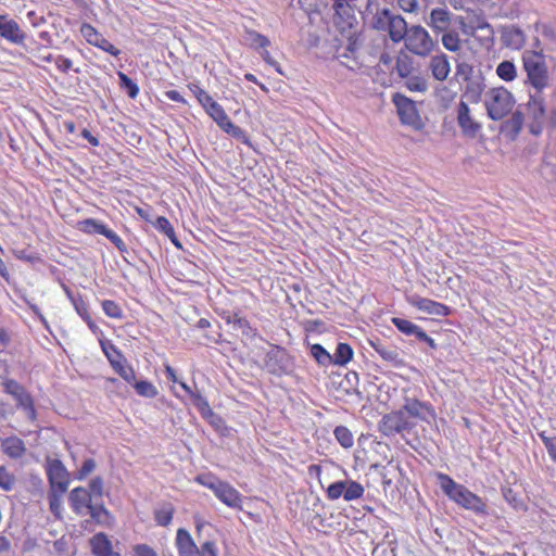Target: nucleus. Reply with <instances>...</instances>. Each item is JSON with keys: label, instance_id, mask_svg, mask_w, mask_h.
<instances>
[{"label": "nucleus", "instance_id": "obj_1", "mask_svg": "<svg viewBox=\"0 0 556 556\" xmlns=\"http://www.w3.org/2000/svg\"><path fill=\"white\" fill-rule=\"evenodd\" d=\"M437 478L444 494L455 504L477 515L488 514V505L483 498L466 486L456 483L453 478H450L448 473H437Z\"/></svg>", "mask_w": 556, "mask_h": 556}, {"label": "nucleus", "instance_id": "obj_2", "mask_svg": "<svg viewBox=\"0 0 556 556\" xmlns=\"http://www.w3.org/2000/svg\"><path fill=\"white\" fill-rule=\"evenodd\" d=\"M194 482L212 491L224 505L240 510L243 508V495L230 483L218 479L215 473H199Z\"/></svg>", "mask_w": 556, "mask_h": 556}, {"label": "nucleus", "instance_id": "obj_3", "mask_svg": "<svg viewBox=\"0 0 556 556\" xmlns=\"http://www.w3.org/2000/svg\"><path fill=\"white\" fill-rule=\"evenodd\" d=\"M521 60L528 83L536 91H544L545 88H548L551 75L543 51L527 50L523 52Z\"/></svg>", "mask_w": 556, "mask_h": 556}, {"label": "nucleus", "instance_id": "obj_4", "mask_svg": "<svg viewBox=\"0 0 556 556\" xmlns=\"http://www.w3.org/2000/svg\"><path fill=\"white\" fill-rule=\"evenodd\" d=\"M406 25L403 15L392 12L389 8L377 9L371 17V28L387 34L394 43H400L405 37Z\"/></svg>", "mask_w": 556, "mask_h": 556}, {"label": "nucleus", "instance_id": "obj_5", "mask_svg": "<svg viewBox=\"0 0 556 556\" xmlns=\"http://www.w3.org/2000/svg\"><path fill=\"white\" fill-rule=\"evenodd\" d=\"M515 102L513 93L505 87L489 89L483 100L486 113L492 121H502L511 112Z\"/></svg>", "mask_w": 556, "mask_h": 556}, {"label": "nucleus", "instance_id": "obj_6", "mask_svg": "<svg viewBox=\"0 0 556 556\" xmlns=\"http://www.w3.org/2000/svg\"><path fill=\"white\" fill-rule=\"evenodd\" d=\"M405 48L418 56H428L435 48V42L426 28L420 25H413L405 28L403 38Z\"/></svg>", "mask_w": 556, "mask_h": 556}, {"label": "nucleus", "instance_id": "obj_7", "mask_svg": "<svg viewBox=\"0 0 556 556\" xmlns=\"http://www.w3.org/2000/svg\"><path fill=\"white\" fill-rule=\"evenodd\" d=\"M178 556H218V547L213 541L197 545L192 535L186 529H178L175 538Z\"/></svg>", "mask_w": 556, "mask_h": 556}, {"label": "nucleus", "instance_id": "obj_8", "mask_svg": "<svg viewBox=\"0 0 556 556\" xmlns=\"http://www.w3.org/2000/svg\"><path fill=\"white\" fill-rule=\"evenodd\" d=\"M2 392L15 401V406L25 412L30 420L37 418V410L31 394L16 380L2 379Z\"/></svg>", "mask_w": 556, "mask_h": 556}, {"label": "nucleus", "instance_id": "obj_9", "mask_svg": "<svg viewBox=\"0 0 556 556\" xmlns=\"http://www.w3.org/2000/svg\"><path fill=\"white\" fill-rule=\"evenodd\" d=\"M76 230L84 235L93 236L101 235L108 239L119 252H125L127 247L123 239L109 228L106 224H102L99 219L88 217L79 219L75 225Z\"/></svg>", "mask_w": 556, "mask_h": 556}, {"label": "nucleus", "instance_id": "obj_10", "mask_svg": "<svg viewBox=\"0 0 556 556\" xmlns=\"http://www.w3.org/2000/svg\"><path fill=\"white\" fill-rule=\"evenodd\" d=\"M102 353L105 355L115 374L127 383H134L136 371L119 349L110 341H101Z\"/></svg>", "mask_w": 556, "mask_h": 556}, {"label": "nucleus", "instance_id": "obj_11", "mask_svg": "<svg viewBox=\"0 0 556 556\" xmlns=\"http://www.w3.org/2000/svg\"><path fill=\"white\" fill-rule=\"evenodd\" d=\"M527 116L531 119L530 131L533 135H541L546 116V101L543 91H536L529 96L526 104Z\"/></svg>", "mask_w": 556, "mask_h": 556}, {"label": "nucleus", "instance_id": "obj_12", "mask_svg": "<svg viewBox=\"0 0 556 556\" xmlns=\"http://www.w3.org/2000/svg\"><path fill=\"white\" fill-rule=\"evenodd\" d=\"M412 419L401 408L386 414L379 421V431L384 437H394L414 427Z\"/></svg>", "mask_w": 556, "mask_h": 556}, {"label": "nucleus", "instance_id": "obj_13", "mask_svg": "<svg viewBox=\"0 0 556 556\" xmlns=\"http://www.w3.org/2000/svg\"><path fill=\"white\" fill-rule=\"evenodd\" d=\"M456 123L464 137L475 139L482 134V124L465 101H459L456 106Z\"/></svg>", "mask_w": 556, "mask_h": 556}, {"label": "nucleus", "instance_id": "obj_14", "mask_svg": "<svg viewBox=\"0 0 556 556\" xmlns=\"http://www.w3.org/2000/svg\"><path fill=\"white\" fill-rule=\"evenodd\" d=\"M393 102L403 125L409 126L416 130L422 128V119L413 100L402 93H395L393 96Z\"/></svg>", "mask_w": 556, "mask_h": 556}, {"label": "nucleus", "instance_id": "obj_15", "mask_svg": "<svg viewBox=\"0 0 556 556\" xmlns=\"http://www.w3.org/2000/svg\"><path fill=\"white\" fill-rule=\"evenodd\" d=\"M364 493V486L353 480L334 482L326 490L327 498L330 501L343 497L346 502H352L362 498Z\"/></svg>", "mask_w": 556, "mask_h": 556}, {"label": "nucleus", "instance_id": "obj_16", "mask_svg": "<svg viewBox=\"0 0 556 556\" xmlns=\"http://www.w3.org/2000/svg\"><path fill=\"white\" fill-rule=\"evenodd\" d=\"M46 470L51 490L66 492L70 484V473L63 463L58 458H48Z\"/></svg>", "mask_w": 556, "mask_h": 556}, {"label": "nucleus", "instance_id": "obj_17", "mask_svg": "<svg viewBox=\"0 0 556 556\" xmlns=\"http://www.w3.org/2000/svg\"><path fill=\"white\" fill-rule=\"evenodd\" d=\"M226 134L240 137L242 129L233 124L224 108L215 100L204 110Z\"/></svg>", "mask_w": 556, "mask_h": 556}, {"label": "nucleus", "instance_id": "obj_18", "mask_svg": "<svg viewBox=\"0 0 556 556\" xmlns=\"http://www.w3.org/2000/svg\"><path fill=\"white\" fill-rule=\"evenodd\" d=\"M407 302L418 311L430 315L446 317L451 314V306L417 294L407 298Z\"/></svg>", "mask_w": 556, "mask_h": 556}, {"label": "nucleus", "instance_id": "obj_19", "mask_svg": "<svg viewBox=\"0 0 556 556\" xmlns=\"http://www.w3.org/2000/svg\"><path fill=\"white\" fill-rule=\"evenodd\" d=\"M0 37L14 45H23L26 39L16 21L11 20L8 14H0Z\"/></svg>", "mask_w": 556, "mask_h": 556}, {"label": "nucleus", "instance_id": "obj_20", "mask_svg": "<svg viewBox=\"0 0 556 556\" xmlns=\"http://www.w3.org/2000/svg\"><path fill=\"white\" fill-rule=\"evenodd\" d=\"M428 70L431 72L433 79L444 83L451 75V61L444 52H439L432 55L428 63Z\"/></svg>", "mask_w": 556, "mask_h": 556}, {"label": "nucleus", "instance_id": "obj_21", "mask_svg": "<svg viewBox=\"0 0 556 556\" xmlns=\"http://www.w3.org/2000/svg\"><path fill=\"white\" fill-rule=\"evenodd\" d=\"M180 387L190 396L192 404L198 408L202 418L207 420L210 425H214L213 418L220 420V416L213 412L207 400L200 392H194L185 382H180Z\"/></svg>", "mask_w": 556, "mask_h": 556}, {"label": "nucleus", "instance_id": "obj_22", "mask_svg": "<svg viewBox=\"0 0 556 556\" xmlns=\"http://www.w3.org/2000/svg\"><path fill=\"white\" fill-rule=\"evenodd\" d=\"M180 387L190 396L192 404L198 408L202 418L207 420L210 425H214L213 418L220 420V416L213 412L207 400L200 392H194L185 382H180Z\"/></svg>", "mask_w": 556, "mask_h": 556}, {"label": "nucleus", "instance_id": "obj_23", "mask_svg": "<svg viewBox=\"0 0 556 556\" xmlns=\"http://www.w3.org/2000/svg\"><path fill=\"white\" fill-rule=\"evenodd\" d=\"M68 502L75 514L85 516L92 505V497L88 489L77 486L71 491Z\"/></svg>", "mask_w": 556, "mask_h": 556}, {"label": "nucleus", "instance_id": "obj_24", "mask_svg": "<svg viewBox=\"0 0 556 556\" xmlns=\"http://www.w3.org/2000/svg\"><path fill=\"white\" fill-rule=\"evenodd\" d=\"M453 23V13L447 8H434L430 12L427 25L434 34H442L451 28Z\"/></svg>", "mask_w": 556, "mask_h": 556}, {"label": "nucleus", "instance_id": "obj_25", "mask_svg": "<svg viewBox=\"0 0 556 556\" xmlns=\"http://www.w3.org/2000/svg\"><path fill=\"white\" fill-rule=\"evenodd\" d=\"M332 8L334 10V16L337 23H342L346 26H352L354 21V11L356 8L357 0H332Z\"/></svg>", "mask_w": 556, "mask_h": 556}, {"label": "nucleus", "instance_id": "obj_26", "mask_svg": "<svg viewBox=\"0 0 556 556\" xmlns=\"http://www.w3.org/2000/svg\"><path fill=\"white\" fill-rule=\"evenodd\" d=\"M91 551L94 556H119L113 551L112 543L105 533H98L90 540Z\"/></svg>", "mask_w": 556, "mask_h": 556}, {"label": "nucleus", "instance_id": "obj_27", "mask_svg": "<svg viewBox=\"0 0 556 556\" xmlns=\"http://www.w3.org/2000/svg\"><path fill=\"white\" fill-rule=\"evenodd\" d=\"M371 346L383 361L392 364L395 367L403 366L404 362L401 358V353L396 348L387 346L381 343H371Z\"/></svg>", "mask_w": 556, "mask_h": 556}, {"label": "nucleus", "instance_id": "obj_28", "mask_svg": "<svg viewBox=\"0 0 556 556\" xmlns=\"http://www.w3.org/2000/svg\"><path fill=\"white\" fill-rule=\"evenodd\" d=\"M1 446H2V453L4 455H7L8 457L14 458V459L22 457L26 452V447H25L23 440H21L17 437H9V438L4 439L2 441Z\"/></svg>", "mask_w": 556, "mask_h": 556}, {"label": "nucleus", "instance_id": "obj_29", "mask_svg": "<svg viewBox=\"0 0 556 556\" xmlns=\"http://www.w3.org/2000/svg\"><path fill=\"white\" fill-rule=\"evenodd\" d=\"M87 514L91 516L97 525L102 527H112L114 522L113 515L103 504H92Z\"/></svg>", "mask_w": 556, "mask_h": 556}, {"label": "nucleus", "instance_id": "obj_30", "mask_svg": "<svg viewBox=\"0 0 556 556\" xmlns=\"http://www.w3.org/2000/svg\"><path fill=\"white\" fill-rule=\"evenodd\" d=\"M227 323H230L231 325H233L235 328L240 329L242 331V334L250 339H255L257 334V331L251 325V321L247 317L241 316L238 313H233L232 316L227 319Z\"/></svg>", "mask_w": 556, "mask_h": 556}, {"label": "nucleus", "instance_id": "obj_31", "mask_svg": "<svg viewBox=\"0 0 556 556\" xmlns=\"http://www.w3.org/2000/svg\"><path fill=\"white\" fill-rule=\"evenodd\" d=\"M175 507L172 503H163L154 509V521L159 527H168L173 520Z\"/></svg>", "mask_w": 556, "mask_h": 556}, {"label": "nucleus", "instance_id": "obj_32", "mask_svg": "<svg viewBox=\"0 0 556 556\" xmlns=\"http://www.w3.org/2000/svg\"><path fill=\"white\" fill-rule=\"evenodd\" d=\"M402 410H405L409 419L421 418L425 410H430V406L417 399H406Z\"/></svg>", "mask_w": 556, "mask_h": 556}, {"label": "nucleus", "instance_id": "obj_33", "mask_svg": "<svg viewBox=\"0 0 556 556\" xmlns=\"http://www.w3.org/2000/svg\"><path fill=\"white\" fill-rule=\"evenodd\" d=\"M286 355V351L282 349H278L276 352H270L267 355L266 367L273 375L286 372V368L278 363L282 361Z\"/></svg>", "mask_w": 556, "mask_h": 556}, {"label": "nucleus", "instance_id": "obj_34", "mask_svg": "<svg viewBox=\"0 0 556 556\" xmlns=\"http://www.w3.org/2000/svg\"><path fill=\"white\" fill-rule=\"evenodd\" d=\"M413 59L405 52L397 53L395 71L400 78L408 77L414 71Z\"/></svg>", "mask_w": 556, "mask_h": 556}, {"label": "nucleus", "instance_id": "obj_35", "mask_svg": "<svg viewBox=\"0 0 556 556\" xmlns=\"http://www.w3.org/2000/svg\"><path fill=\"white\" fill-rule=\"evenodd\" d=\"M496 75L503 81L510 83L517 78L516 65L513 61H501L496 67Z\"/></svg>", "mask_w": 556, "mask_h": 556}, {"label": "nucleus", "instance_id": "obj_36", "mask_svg": "<svg viewBox=\"0 0 556 556\" xmlns=\"http://www.w3.org/2000/svg\"><path fill=\"white\" fill-rule=\"evenodd\" d=\"M391 321L395 328L405 336H414L417 339L419 333L422 331L420 327L403 317H392Z\"/></svg>", "mask_w": 556, "mask_h": 556}, {"label": "nucleus", "instance_id": "obj_37", "mask_svg": "<svg viewBox=\"0 0 556 556\" xmlns=\"http://www.w3.org/2000/svg\"><path fill=\"white\" fill-rule=\"evenodd\" d=\"M155 229H157L160 232H163L167 238L170 239V241L176 247H181L179 241L176 238L175 230L173 226L170 225V222L165 216H157L154 220Z\"/></svg>", "mask_w": 556, "mask_h": 556}, {"label": "nucleus", "instance_id": "obj_38", "mask_svg": "<svg viewBox=\"0 0 556 556\" xmlns=\"http://www.w3.org/2000/svg\"><path fill=\"white\" fill-rule=\"evenodd\" d=\"M353 358V348L349 343H339L334 356L333 363L337 365H346Z\"/></svg>", "mask_w": 556, "mask_h": 556}, {"label": "nucleus", "instance_id": "obj_39", "mask_svg": "<svg viewBox=\"0 0 556 556\" xmlns=\"http://www.w3.org/2000/svg\"><path fill=\"white\" fill-rule=\"evenodd\" d=\"M64 493L60 490H50L48 494L50 510L56 519L62 518V497Z\"/></svg>", "mask_w": 556, "mask_h": 556}, {"label": "nucleus", "instance_id": "obj_40", "mask_svg": "<svg viewBox=\"0 0 556 556\" xmlns=\"http://www.w3.org/2000/svg\"><path fill=\"white\" fill-rule=\"evenodd\" d=\"M187 87L197 98L202 109L205 110L214 101L210 93L201 88L199 83H190Z\"/></svg>", "mask_w": 556, "mask_h": 556}, {"label": "nucleus", "instance_id": "obj_41", "mask_svg": "<svg viewBox=\"0 0 556 556\" xmlns=\"http://www.w3.org/2000/svg\"><path fill=\"white\" fill-rule=\"evenodd\" d=\"M405 87L412 92H426L428 90V81L420 75L410 74L405 77Z\"/></svg>", "mask_w": 556, "mask_h": 556}, {"label": "nucleus", "instance_id": "obj_42", "mask_svg": "<svg viewBox=\"0 0 556 556\" xmlns=\"http://www.w3.org/2000/svg\"><path fill=\"white\" fill-rule=\"evenodd\" d=\"M336 440L343 448L353 447V434L348 426H337L333 431Z\"/></svg>", "mask_w": 556, "mask_h": 556}, {"label": "nucleus", "instance_id": "obj_43", "mask_svg": "<svg viewBox=\"0 0 556 556\" xmlns=\"http://www.w3.org/2000/svg\"><path fill=\"white\" fill-rule=\"evenodd\" d=\"M534 28L549 45L556 46V29L554 26L548 22H536Z\"/></svg>", "mask_w": 556, "mask_h": 556}, {"label": "nucleus", "instance_id": "obj_44", "mask_svg": "<svg viewBox=\"0 0 556 556\" xmlns=\"http://www.w3.org/2000/svg\"><path fill=\"white\" fill-rule=\"evenodd\" d=\"M117 77L121 88L125 89L131 99H136L140 92L138 85L124 74V72H117Z\"/></svg>", "mask_w": 556, "mask_h": 556}, {"label": "nucleus", "instance_id": "obj_45", "mask_svg": "<svg viewBox=\"0 0 556 556\" xmlns=\"http://www.w3.org/2000/svg\"><path fill=\"white\" fill-rule=\"evenodd\" d=\"M134 386V389L136 393L140 396L148 397V399H154L157 395L156 388L150 382V381H134L131 383Z\"/></svg>", "mask_w": 556, "mask_h": 556}, {"label": "nucleus", "instance_id": "obj_46", "mask_svg": "<svg viewBox=\"0 0 556 556\" xmlns=\"http://www.w3.org/2000/svg\"><path fill=\"white\" fill-rule=\"evenodd\" d=\"M311 355L315 358V361L320 365H329L332 363V356L329 352L320 344L316 343L311 346Z\"/></svg>", "mask_w": 556, "mask_h": 556}, {"label": "nucleus", "instance_id": "obj_47", "mask_svg": "<svg viewBox=\"0 0 556 556\" xmlns=\"http://www.w3.org/2000/svg\"><path fill=\"white\" fill-rule=\"evenodd\" d=\"M102 311L111 318L121 319L124 317L122 306L113 300H102Z\"/></svg>", "mask_w": 556, "mask_h": 556}, {"label": "nucleus", "instance_id": "obj_48", "mask_svg": "<svg viewBox=\"0 0 556 556\" xmlns=\"http://www.w3.org/2000/svg\"><path fill=\"white\" fill-rule=\"evenodd\" d=\"M523 125V115L521 112H514L510 118L504 124V128L509 130L513 137H516Z\"/></svg>", "mask_w": 556, "mask_h": 556}, {"label": "nucleus", "instance_id": "obj_49", "mask_svg": "<svg viewBox=\"0 0 556 556\" xmlns=\"http://www.w3.org/2000/svg\"><path fill=\"white\" fill-rule=\"evenodd\" d=\"M442 43L447 51L457 52L460 49V39L455 31L442 33Z\"/></svg>", "mask_w": 556, "mask_h": 556}, {"label": "nucleus", "instance_id": "obj_50", "mask_svg": "<svg viewBox=\"0 0 556 556\" xmlns=\"http://www.w3.org/2000/svg\"><path fill=\"white\" fill-rule=\"evenodd\" d=\"M15 478L9 470L8 466H0V489L4 492H9L14 488Z\"/></svg>", "mask_w": 556, "mask_h": 556}, {"label": "nucleus", "instance_id": "obj_51", "mask_svg": "<svg viewBox=\"0 0 556 556\" xmlns=\"http://www.w3.org/2000/svg\"><path fill=\"white\" fill-rule=\"evenodd\" d=\"M80 34L86 39V41L92 46H96L103 36L90 24H83L80 27Z\"/></svg>", "mask_w": 556, "mask_h": 556}, {"label": "nucleus", "instance_id": "obj_52", "mask_svg": "<svg viewBox=\"0 0 556 556\" xmlns=\"http://www.w3.org/2000/svg\"><path fill=\"white\" fill-rule=\"evenodd\" d=\"M539 438L547 450V455L556 464V437H549L545 431L539 433Z\"/></svg>", "mask_w": 556, "mask_h": 556}, {"label": "nucleus", "instance_id": "obj_53", "mask_svg": "<svg viewBox=\"0 0 556 556\" xmlns=\"http://www.w3.org/2000/svg\"><path fill=\"white\" fill-rule=\"evenodd\" d=\"M97 467V463L93 458H87L83 462L81 466L76 472L77 480H85Z\"/></svg>", "mask_w": 556, "mask_h": 556}, {"label": "nucleus", "instance_id": "obj_54", "mask_svg": "<svg viewBox=\"0 0 556 556\" xmlns=\"http://www.w3.org/2000/svg\"><path fill=\"white\" fill-rule=\"evenodd\" d=\"M71 301H72V303L74 305V308H75L76 313L83 319H85L86 317L91 315L90 312H89L88 304H87V302L84 300V298L81 295L71 296Z\"/></svg>", "mask_w": 556, "mask_h": 556}, {"label": "nucleus", "instance_id": "obj_55", "mask_svg": "<svg viewBox=\"0 0 556 556\" xmlns=\"http://www.w3.org/2000/svg\"><path fill=\"white\" fill-rule=\"evenodd\" d=\"M249 37H250V43H252V46L255 49H258V48L265 49L270 45V41L266 36L261 35V34L256 33L255 30L249 31Z\"/></svg>", "mask_w": 556, "mask_h": 556}, {"label": "nucleus", "instance_id": "obj_56", "mask_svg": "<svg viewBox=\"0 0 556 556\" xmlns=\"http://www.w3.org/2000/svg\"><path fill=\"white\" fill-rule=\"evenodd\" d=\"M94 47H98L102 51H104V52H106V53H109V54H111L113 56H117L121 53V50L117 49L114 45H112L103 36L101 37V39L98 41V43Z\"/></svg>", "mask_w": 556, "mask_h": 556}, {"label": "nucleus", "instance_id": "obj_57", "mask_svg": "<svg viewBox=\"0 0 556 556\" xmlns=\"http://www.w3.org/2000/svg\"><path fill=\"white\" fill-rule=\"evenodd\" d=\"M88 491L90 492L91 496H103V479L101 476H97L90 481Z\"/></svg>", "mask_w": 556, "mask_h": 556}, {"label": "nucleus", "instance_id": "obj_58", "mask_svg": "<svg viewBox=\"0 0 556 556\" xmlns=\"http://www.w3.org/2000/svg\"><path fill=\"white\" fill-rule=\"evenodd\" d=\"M504 37L508 39L507 40L508 45H513V43L521 45L523 41V34L521 30H519L517 28H511V29L507 30L506 33H504Z\"/></svg>", "mask_w": 556, "mask_h": 556}, {"label": "nucleus", "instance_id": "obj_59", "mask_svg": "<svg viewBox=\"0 0 556 556\" xmlns=\"http://www.w3.org/2000/svg\"><path fill=\"white\" fill-rule=\"evenodd\" d=\"M54 65H56L60 73H67L72 68L73 62L71 59L59 54L54 59Z\"/></svg>", "mask_w": 556, "mask_h": 556}, {"label": "nucleus", "instance_id": "obj_60", "mask_svg": "<svg viewBox=\"0 0 556 556\" xmlns=\"http://www.w3.org/2000/svg\"><path fill=\"white\" fill-rule=\"evenodd\" d=\"M472 65L467 62H460L456 65V73L464 80H468L472 75Z\"/></svg>", "mask_w": 556, "mask_h": 556}, {"label": "nucleus", "instance_id": "obj_61", "mask_svg": "<svg viewBox=\"0 0 556 556\" xmlns=\"http://www.w3.org/2000/svg\"><path fill=\"white\" fill-rule=\"evenodd\" d=\"M134 556H157L153 547L148 544H137L132 548Z\"/></svg>", "mask_w": 556, "mask_h": 556}, {"label": "nucleus", "instance_id": "obj_62", "mask_svg": "<svg viewBox=\"0 0 556 556\" xmlns=\"http://www.w3.org/2000/svg\"><path fill=\"white\" fill-rule=\"evenodd\" d=\"M397 8L406 13H415L418 9V0H397Z\"/></svg>", "mask_w": 556, "mask_h": 556}, {"label": "nucleus", "instance_id": "obj_63", "mask_svg": "<svg viewBox=\"0 0 556 556\" xmlns=\"http://www.w3.org/2000/svg\"><path fill=\"white\" fill-rule=\"evenodd\" d=\"M14 414V407L4 400H0V422L8 420Z\"/></svg>", "mask_w": 556, "mask_h": 556}, {"label": "nucleus", "instance_id": "obj_64", "mask_svg": "<svg viewBox=\"0 0 556 556\" xmlns=\"http://www.w3.org/2000/svg\"><path fill=\"white\" fill-rule=\"evenodd\" d=\"M261 56L265 63L273 66L280 75H282L281 65L278 61H276L270 53L265 49L261 52Z\"/></svg>", "mask_w": 556, "mask_h": 556}]
</instances>
